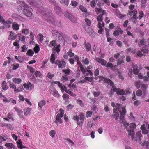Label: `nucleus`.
Masks as SVG:
<instances>
[{"label": "nucleus", "mask_w": 149, "mask_h": 149, "mask_svg": "<svg viewBox=\"0 0 149 149\" xmlns=\"http://www.w3.org/2000/svg\"><path fill=\"white\" fill-rule=\"evenodd\" d=\"M136 125L135 123H131L130 125L128 128H127V130L128 132L129 137L131 138L132 140L134 139L136 141V140L134 136L135 132L134 130L136 128Z\"/></svg>", "instance_id": "f257e3e1"}, {"label": "nucleus", "mask_w": 149, "mask_h": 149, "mask_svg": "<svg viewBox=\"0 0 149 149\" xmlns=\"http://www.w3.org/2000/svg\"><path fill=\"white\" fill-rule=\"evenodd\" d=\"M64 15L66 17L69 19L73 23L76 22V18L72 14L66 12L64 13Z\"/></svg>", "instance_id": "f03ea898"}, {"label": "nucleus", "mask_w": 149, "mask_h": 149, "mask_svg": "<svg viewBox=\"0 0 149 149\" xmlns=\"http://www.w3.org/2000/svg\"><path fill=\"white\" fill-rule=\"evenodd\" d=\"M33 10L28 6L23 9V13L27 17H30L32 15V11Z\"/></svg>", "instance_id": "7ed1b4c3"}, {"label": "nucleus", "mask_w": 149, "mask_h": 149, "mask_svg": "<svg viewBox=\"0 0 149 149\" xmlns=\"http://www.w3.org/2000/svg\"><path fill=\"white\" fill-rule=\"evenodd\" d=\"M55 64L58 65L59 68H63L66 66V63L64 61H62L61 63L60 60H56Z\"/></svg>", "instance_id": "20e7f679"}, {"label": "nucleus", "mask_w": 149, "mask_h": 149, "mask_svg": "<svg viewBox=\"0 0 149 149\" xmlns=\"http://www.w3.org/2000/svg\"><path fill=\"white\" fill-rule=\"evenodd\" d=\"M122 112H120V115L119 118V119L120 120H118L119 121V122H120V121H121L122 122H123V121L124 116H125L126 113L125 108V107L123 106L122 107Z\"/></svg>", "instance_id": "39448f33"}, {"label": "nucleus", "mask_w": 149, "mask_h": 149, "mask_svg": "<svg viewBox=\"0 0 149 149\" xmlns=\"http://www.w3.org/2000/svg\"><path fill=\"white\" fill-rule=\"evenodd\" d=\"M52 13H46L43 15L44 18L47 21H49V22H53V18L52 16Z\"/></svg>", "instance_id": "423d86ee"}, {"label": "nucleus", "mask_w": 149, "mask_h": 149, "mask_svg": "<svg viewBox=\"0 0 149 149\" xmlns=\"http://www.w3.org/2000/svg\"><path fill=\"white\" fill-rule=\"evenodd\" d=\"M95 59L98 63H100L101 65L105 66L106 65L107 62L106 60L99 57H95Z\"/></svg>", "instance_id": "0eeeda50"}, {"label": "nucleus", "mask_w": 149, "mask_h": 149, "mask_svg": "<svg viewBox=\"0 0 149 149\" xmlns=\"http://www.w3.org/2000/svg\"><path fill=\"white\" fill-rule=\"evenodd\" d=\"M14 109L21 118L23 119L24 118V116L23 115V112L22 110L19 109L17 107H15Z\"/></svg>", "instance_id": "6e6552de"}, {"label": "nucleus", "mask_w": 149, "mask_h": 149, "mask_svg": "<svg viewBox=\"0 0 149 149\" xmlns=\"http://www.w3.org/2000/svg\"><path fill=\"white\" fill-rule=\"evenodd\" d=\"M63 116V115H61L60 114V113H58L56 116V120L54 121L55 123L56 124H58V122L62 123V121L61 120V119Z\"/></svg>", "instance_id": "1a4fd4ad"}, {"label": "nucleus", "mask_w": 149, "mask_h": 149, "mask_svg": "<svg viewBox=\"0 0 149 149\" xmlns=\"http://www.w3.org/2000/svg\"><path fill=\"white\" fill-rule=\"evenodd\" d=\"M140 129L142 131V133L144 134H148L149 132L148 130L146 128V125L145 124H143L141 127Z\"/></svg>", "instance_id": "9d476101"}, {"label": "nucleus", "mask_w": 149, "mask_h": 149, "mask_svg": "<svg viewBox=\"0 0 149 149\" xmlns=\"http://www.w3.org/2000/svg\"><path fill=\"white\" fill-rule=\"evenodd\" d=\"M148 85L147 84H143L141 85V88L142 90L143 93L146 94L147 92V90Z\"/></svg>", "instance_id": "9b49d317"}, {"label": "nucleus", "mask_w": 149, "mask_h": 149, "mask_svg": "<svg viewBox=\"0 0 149 149\" xmlns=\"http://www.w3.org/2000/svg\"><path fill=\"white\" fill-rule=\"evenodd\" d=\"M54 10L55 12L58 15H59L62 12L61 9L58 6V4L57 5L54 6Z\"/></svg>", "instance_id": "f8f14e48"}, {"label": "nucleus", "mask_w": 149, "mask_h": 149, "mask_svg": "<svg viewBox=\"0 0 149 149\" xmlns=\"http://www.w3.org/2000/svg\"><path fill=\"white\" fill-rule=\"evenodd\" d=\"M127 92H125L123 89L120 90L119 89L117 88V94L118 95H123L127 94Z\"/></svg>", "instance_id": "ddd939ff"}, {"label": "nucleus", "mask_w": 149, "mask_h": 149, "mask_svg": "<svg viewBox=\"0 0 149 149\" xmlns=\"http://www.w3.org/2000/svg\"><path fill=\"white\" fill-rule=\"evenodd\" d=\"M104 81L105 83H107L108 84H109L111 86H112V88H113L115 86H114V83L111 80L109 79L105 78Z\"/></svg>", "instance_id": "4468645a"}, {"label": "nucleus", "mask_w": 149, "mask_h": 149, "mask_svg": "<svg viewBox=\"0 0 149 149\" xmlns=\"http://www.w3.org/2000/svg\"><path fill=\"white\" fill-rule=\"evenodd\" d=\"M19 25L17 24L16 22H14L13 23L12 28L15 30H18L19 27Z\"/></svg>", "instance_id": "2eb2a0df"}, {"label": "nucleus", "mask_w": 149, "mask_h": 149, "mask_svg": "<svg viewBox=\"0 0 149 149\" xmlns=\"http://www.w3.org/2000/svg\"><path fill=\"white\" fill-rule=\"evenodd\" d=\"M17 143L18 147L21 149H22L24 148H26L25 146L22 145V142L20 140L17 141Z\"/></svg>", "instance_id": "dca6fc26"}, {"label": "nucleus", "mask_w": 149, "mask_h": 149, "mask_svg": "<svg viewBox=\"0 0 149 149\" xmlns=\"http://www.w3.org/2000/svg\"><path fill=\"white\" fill-rule=\"evenodd\" d=\"M123 32V31L121 29H119L118 30L115 31L113 33V34L115 36H117L119 34H122Z\"/></svg>", "instance_id": "f3484780"}, {"label": "nucleus", "mask_w": 149, "mask_h": 149, "mask_svg": "<svg viewBox=\"0 0 149 149\" xmlns=\"http://www.w3.org/2000/svg\"><path fill=\"white\" fill-rule=\"evenodd\" d=\"M147 46L145 45L141 48V51L144 54H146L148 52V49L147 48Z\"/></svg>", "instance_id": "a211bd4d"}, {"label": "nucleus", "mask_w": 149, "mask_h": 149, "mask_svg": "<svg viewBox=\"0 0 149 149\" xmlns=\"http://www.w3.org/2000/svg\"><path fill=\"white\" fill-rule=\"evenodd\" d=\"M17 2L19 4L20 7L22 6L25 8L28 6L27 4L25 3L22 0H19Z\"/></svg>", "instance_id": "6ab92c4d"}, {"label": "nucleus", "mask_w": 149, "mask_h": 149, "mask_svg": "<svg viewBox=\"0 0 149 149\" xmlns=\"http://www.w3.org/2000/svg\"><path fill=\"white\" fill-rule=\"evenodd\" d=\"M53 91V93H52V95L56 97L59 98L60 97L58 91L55 88H54Z\"/></svg>", "instance_id": "aec40b11"}, {"label": "nucleus", "mask_w": 149, "mask_h": 149, "mask_svg": "<svg viewBox=\"0 0 149 149\" xmlns=\"http://www.w3.org/2000/svg\"><path fill=\"white\" fill-rule=\"evenodd\" d=\"M85 45L86 49L87 51H89L91 49V44L89 43H86V40L84 43Z\"/></svg>", "instance_id": "412c9836"}, {"label": "nucleus", "mask_w": 149, "mask_h": 149, "mask_svg": "<svg viewBox=\"0 0 149 149\" xmlns=\"http://www.w3.org/2000/svg\"><path fill=\"white\" fill-rule=\"evenodd\" d=\"M2 88L4 90H6L8 88V86L7 85V83L5 81H3L2 82Z\"/></svg>", "instance_id": "4be33fe9"}, {"label": "nucleus", "mask_w": 149, "mask_h": 149, "mask_svg": "<svg viewBox=\"0 0 149 149\" xmlns=\"http://www.w3.org/2000/svg\"><path fill=\"white\" fill-rule=\"evenodd\" d=\"M31 109L29 108H25L24 110V113L26 116L29 115L30 113Z\"/></svg>", "instance_id": "5701e85b"}, {"label": "nucleus", "mask_w": 149, "mask_h": 149, "mask_svg": "<svg viewBox=\"0 0 149 149\" xmlns=\"http://www.w3.org/2000/svg\"><path fill=\"white\" fill-rule=\"evenodd\" d=\"M46 104V101L44 100H42L38 103V105L40 108L44 105Z\"/></svg>", "instance_id": "b1692460"}, {"label": "nucleus", "mask_w": 149, "mask_h": 149, "mask_svg": "<svg viewBox=\"0 0 149 149\" xmlns=\"http://www.w3.org/2000/svg\"><path fill=\"white\" fill-rule=\"evenodd\" d=\"M10 38L11 40H14L16 38V36L15 34L12 31L10 32Z\"/></svg>", "instance_id": "393cba45"}, {"label": "nucleus", "mask_w": 149, "mask_h": 149, "mask_svg": "<svg viewBox=\"0 0 149 149\" xmlns=\"http://www.w3.org/2000/svg\"><path fill=\"white\" fill-rule=\"evenodd\" d=\"M146 42L145 39L144 38H143L141 40H140L139 42L138 43V45L139 47H140V45H146Z\"/></svg>", "instance_id": "a878e982"}, {"label": "nucleus", "mask_w": 149, "mask_h": 149, "mask_svg": "<svg viewBox=\"0 0 149 149\" xmlns=\"http://www.w3.org/2000/svg\"><path fill=\"white\" fill-rule=\"evenodd\" d=\"M103 15L102 14H100L97 17V20L99 22H102V23L104 24V22H103Z\"/></svg>", "instance_id": "bb28decb"}, {"label": "nucleus", "mask_w": 149, "mask_h": 149, "mask_svg": "<svg viewBox=\"0 0 149 149\" xmlns=\"http://www.w3.org/2000/svg\"><path fill=\"white\" fill-rule=\"evenodd\" d=\"M137 10L134 9L133 10H132L131 12H129V14L131 16L133 15H137Z\"/></svg>", "instance_id": "cd10ccee"}, {"label": "nucleus", "mask_w": 149, "mask_h": 149, "mask_svg": "<svg viewBox=\"0 0 149 149\" xmlns=\"http://www.w3.org/2000/svg\"><path fill=\"white\" fill-rule=\"evenodd\" d=\"M13 81L15 83L19 84L21 82L22 80L20 78H15L13 79Z\"/></svg>", "instance_id": "c85d7f7f"}, {"label": "nucleus", "mask_w": 149, "mask_h": 149, "mask_svg": "<svg viewBox=\"0 0 149 149\" xmlns=\"http://www.w3.org/2000/svg\"><path fill=\"white\" fill-rule=\"evenodd\" d=\"M52 33L53 36L55 35L57 37L59 36L60 35V34H61L57 31L54 30H52Z\"/></svg>", "instance_id": "c756f323"}, {"label": "nucleus", "mask_w": 149, "mask_h": 149, "mask_svg": "<svg viewBox=\"0 0 149 149\" xmlns=\"http://www.w3.org/2000/svg\"><path fill=\"white\" fill-rule=\"evenodd\" d=\"M39 46L38 45L36 44V46L34 48V51L36 53H38L39 51L40 48Z\"/></svg>", "instance_id": "7c9ffc66"}, {"label": "nucleus", "mask_w": 149, "mask_h": 149, "mask_svg": "<svg viewBox=\"0 0 149 149\" xmlns=\"http://www.w3.org/2000/svg\"><path fill=\"white\" fill-rule=\"evenodd\" d=\"M87 32L90 35L93 34V31L92 29L90 27H88L87 29L86 30Z\"/></svg>", "instance_id": "2f4dec72"}, {"label": "nucleus", "mask_w": 149, "mask_h": 149, "mask_svg": "<svg viewBox=\"0 0 149 149\" xmlns=\"http://www.w3.org/2000/svg\"><path fill=\"white\" fill-rule=\"evenodd\" d=\"M136 134L137 136V137L138 138L139 140H140L142 136L141 134V131H138L136 133Z\"/></svg>", "instance_id": "473e14b6"}, {"label": "nucleus", "mask_w": 149, "mask_h": 149, "mask_svg": "<svg viewBox=\"0 0 149 149\" xmlns=\"http://www.w3.org/2000/svg\"><path fill=\"white\" fill-rule=\"evenodd\" d=\"M55 60V55L53 54H52L51 56L50 61L52 64L54 63Z\"/></svg>", "instance_id": "72a5a7b5"}, {"label": "nucleus", "mask_w": 149, "mask_h": 149, "mask_svg": "<svg viewBox=\"0 0 149 149\" xmlns=\"http://www.w3.org/2000/svg\"><path fill=\"white\" fill-rule=\"evenodd\" d=\"M139 16L138 19L140 20L144 16V13L142 11H140L139 12Z\"/></svg>", "instance_id": "f704fd0d"}, {"label": "nucleus", "mask_w": 149, "mask_h": 149, "mask_svg": "<svg viewBox=\"0 0 149 149\" xmlns=\"http://www.w3.org/2000/svg\"><path fill=\"white\" fill-rule=\"evenodd\" d=\"M77 103L79 104L82 107H84V104L83 102L82 101L80 100H77Z\"/></svg>", "instance_id": "c9c22d12"}, {"label": "nucleus", "mask_w": 149, "mask_h": 149, "mask_svg": "<svg viewBox=\"0 0 149 149\" xmlns=\"http://www.w3.org/2000/svg\"><path fill=\"white\" fill-rule=\"evenodd\" d=\"M136 94L137 96H141L142 95V91L140 89L137 90L136 92Z\"/></svg>", "instance_id": "e433bc0d"}, {"label": "nucleus", "mask_w": 149, "mask_h": 149, "mask_svg": "<svg viewBox=\"0 0 149 149\" xmlns=\"http://www.w3.org/2000/svg\"><path fill=\"white\" fill-rule=\"evenodd\" d=\"M5 146L7 147H10L14 149L15 148L14 145L12 143H6L5 144Z\"/></svg>", "instance_id": "4c0bfd02"}, {"label": "nucleus", "mask_w": 149, "mask_h": 149, "mask_svg": "<svg viewBox=\"0 0 149 149\" xmlns=\"http://www.w3.org/2000/svg\"><path fill=\"white\" fill-rule=\"evenodd\" d=\"M114 92H116L117 93V88H113L112 89L110 93L109 94L110 96L111 97H112V96L113 95Z\"/></svg>", "instance_id": "58836bf2"}, {"label": "nucleus", "mask_w": 149, "mask_h": 149, "mask_svg": "<svg viewBox=\"0 0 149 149\" xmlns=\"http://www.w3.org/2000/svg\"><path fill=\"white\" fill-rule=\"evenodd\" d=\"M134 84L135 87L137 89H139L140 88V81H139V82H134Z\"/></svg>", "instance_id": "ea45409f"}, {"label": "nucleus", "mask_w": 149, "mask_h": 149, "mask_svg": "<svg viewBox=\"0 0 149 149\" xmlns=\"http://www.w3.org/2000/svg\"><path fill=\"white\" fill-rule=\"evenodd\" d=\"M80 9L82 12H86L87 11V9L86 8L82 6H79Z\"/></svg>", "instance_id": "a19ab883"}, {"label": "nucleus", "mask_w": 149, "mask_h": 149, "mask_svg": "<svg viewBox=\"0 0 149 149\" xmlns=\"http://www.w3.org/2000/svg\"><path fill=\"white\" fill-rule=\"evenodd\" d=\"M60 2L63 4L67 6L68 4V0H61Z\"/></svg>", "instance_id": "79ce46f5"}, {"label": "nucleus", "mask_w": 149, "mask_h": 149, "mask_svg": "<svg viewBox=\"0 0 149 149\" xmlns=\"http://www.w3.org/2000/svg\"><path fill=\"white\" fill-rule=\"evenodd\" d=\"M34 54L33 52L31 49H29L27 52L26 54L30 56H32Z\"/></svg>", "instance_id": "37998d69"}, {"label": "nucleus", "mask_w": 149, "mask_h": 149, "mask_svg": "<svg viewBox=\"0 0 149 149\" xmlns=\"http://www.w3.org/2000/svg\"><path fill=\"white\" fill-rule=\"evenodd\" d=\"M65 140L67 141L68 143H71V145L72 146L74 144V143L69 138H66L65 139Z\"/></svg>", "instance_id": "c03bdc74"}, {"label": "nucleus", "mask_w": 149, "mask_h": 149, "mask_svg": "<svg viewBox=\"0 0 149 149\" xmlns=\"http://www.w3.org/2000/svg\"><path fill=\"white\" fill-rule=\"evenodd\" d=\"M28 68L30 70V72L33 73L35 72V69L32 67L27 66Z\"/></svg>", "instance_id": "a18cd8bd"}, {"label": "nucleus", "mask_w": 149, "mask_h": 149, "mask_svg": "<svg viewBox=\"0 0 149 149\" xmlns=\"http://www.w3.org/2000/svg\"><path fill=\"white\" fill-rule=\"evenodd\" d=\"M96 4L95 0H93L90 2L91 6L92 7H94Z\"/></svg>", "instance_id": "49530a36"}, {"label": "nucleus", "mask_w": 149, "mask_h": 149, "mask_svg": "<svg viewBox=\"0 0 149 149\" xmlns=\"http://www.w3.org/2000/svg\"><path fill=\"white\" fill-rule=\"evenodd\" d=\"M95 10L97 14H98L100 13V11H102V9L95 8Z\"/></svg>", "instance_id": "de8ad7c7"}, {"label": "nucleus", "mask_w": 149, "mask_h": 149, "mask_svg": "<svg viewBox=\"0 0 149 149\" xmlns=\"http://www.w3.org/2000/svg\"><path fill=\"white\" fill-rule=\"evenodd\" d=\"M106 67L107 68L110 67L112 69H113V65L111 63L108 62L107 63V65H106Z\"/></svg>", "instance_id": "09e8293b"}, {"label": "nucleus", "mask_w": 149, "mask_h": 149, "mask_svg": "<svg viewBox=\"0 0 149 149\" xmlns=\"http://www.w3.org/2000/svg\"><path fill=\"white\" fill-rule=\"evenodd\" d=\"M55 134L56 133L55 132V131L54 130H52L50 132V134L52 137H53L55 136Z\"/></svg>", "instance_id": "8fccbe9b"}, {"label": "nucleus", "mask_w": 149, "mask_h": 149, "mask_svg": "<svg viewBox=\"0 0 149 149\" xmlns=\"http://www.w3.org/2000/svg\"><path fill=\"white\" fill-rule=\"evenodd\" d=\"M63 72L65 73V74L68 75L70 72V69H67L66 70H63Z\"/></svg>", "instance_id": "3c124183"}, {"label": "nucleus", "mask_w": 149, "mask_h": 149, "mask_svg": "<svg viewBox=\"0 0 149 149\" xmlns=\"http://www.w3.org/2000/svg\"><path fill=\"white\" fill-rule=\"evenodd\" d=\"M50 44L52 46L55 47L56 45V40H53L50 42Z\"/></svg>", "instance_id": "603ef678"}, {"label": "nucleus", "mask_w": 149, "mask_h": 149, "mask_svg": "<svg viewBox=\"0 0 149 149\" xmlns=\"http://www.w3.org/2000/svg\"><path fill=\"white\" fill-rule=\"evenodd\" d=\"M141 103V102L139 100H136L134 102V104L135 106H137L139 105Z\"/></svg>", "instance_id": "864d4df0"}, {"label": "nucleus", "mask_w": 149, "mask_h": 149, "mask_svg": "<svg viewBox=\"0 0 149 149\" xmlns=\"http://www.w3.org/2000/svg\"><path fill=\"white\" fill-rule=\"evenodd\" d=\"M10 87L13 89L16 88V86L13 83H10L9 85Z\"/></svg>", "instance_id": "5fc2aeb1"}, {"label": "nucleus", "mask_w": 149, "mask_h": 149, "mask_svg": "<svg viewBox=\"0 0 149 149\" xmlns=\"http://www.w3.org/2000/svg\"><path fill=\"white\" fill-rule=\"evenodd\" d=\"M54 76V74H52L50 72H49L47 74V76L48 78L50 79H52V78Z\"/></svg>", "instance_id": "6e6d98bb"}, {"label": "nucleus", "mask_w": 149, "mask_h": 149, "mask_svg": "<svg viewBox=\"0 0 149 149\" xmlns=\"http://www.w3.org/2000/svg\"><path fill=\"white\" fill-rule=\"evenodd\" d=\"M85 20L86 23L87 25L88 26H90L91 25V21L87 18H86L85 19Z\"/></svg>", "instance_id": "4d7b16f0"}, {"label": "nucleus", "mask_w": 149, "mask_h": 149, "mask_svg": "<svg viewBox=\"0 0 149 149\" xmlns=\"http://www.w3.org/2000/svg\"><path fill=\"white\" fill-rule=\"evenodd\" d=\"M82 62H84L85 64L87 65L89 63V60L87 58H85V60H82Z\"/></svg>", "instance_id": "13d9d810"}, {"label": "nucleus", "mask_w": 149, "mask_h": 149, "mask_svg": "<svg viewBox=\"0 0 149 149\" xmlns=\"http://www.w3.org/2000/svg\"><path fill=\"white\" fill-rule=\"evenodd\" d=\"M92 112L89 111H87L86 114V117H89L91 116Z\"/></svg>", "instance_id": "bf43d9fd"}, {"label": "nucleus", "mask_w": 149, "mask_h": 149, "mask_svg": "<svg viewBox=\"0 0 149 149\" xmlns=\"http://www.w3.org/2000/svg\"><path fill=\"white\" fill-rule=\"evenodd\" d=\"M80 68V70L83 73V74H85V72H86L85 69L83 67V65H82L80 66H79Z\"/></svg>", "instance_id": "052dcab7"}, {"label": "nucleus", "mask_w": 149, "mask_h": 149, "mask_svg": "<svg viewBox=\"0 0 149 149\" xmlns=\"http://www.w3.org/2000/svg\"><path fill=\"white\" fill-rule=\"evenodd\" d=\"M127 51L129 52L134 53L135 52V50L132 48H130L127 49Z\"/></svg>", "instance_id": "680f3d73"}, {"label": "nucleus", "mask_w": 149, "mask_h": 149, "mask_svg": "<svg viewBox=\"0 0 149 149\" xmlns=\"http://www.w3.org/2000/svg\"><path fill=\"white\" fill-rule=\"evenodd\" d=\"M63 98L64 99H69V95L66 94H64L62 96Z\"/></svg>", "instance_id": "e2e57ef3"}, {"label": "nucleus", "mask_w": 149, "mask_h": 149, "mask_svg": "<svg viewBox=\"0 0 149 149\" xmlns=\"http://www.w3.org/2000/svg\"><path fill=\"white\" fill-rule=\"evenodd\" d=\"M53 49L54 51V53L57 52L58 53L60 51L59 48L57 47H56L54 48H53Z\"/></svg>", "instance_id": "0e129e2a"}, {"label": "nucleus", "mask_w": 149, "mask_h": 149, "mask_svg": "<svg viewBox=\"0 0 149 149\" xmlns=\"http://www.w3.org/2000/svg\"><path fill=\"white\" fill-rule=\"evenodd\" d=\"M12 22L9 20L4 21L3 22V23L5 24H10Z\"/></svg>", "instance_id": "69168bd1"}, {"label": "nucleus", "mask_w": 149, "mask_h": 149, "mask_svg": "<svg viewBox=\"0 0 149 149\" xmlns=\"http://www.w3.org/2000/svg\"><path fill=\"white\" fill-rule=\"evenodd\" d=\"M68 79L67 77L65 76H62V81L63 82H64L65 81H66Z\"/></svg>", "instance_id": "338daca9"}, {"label": "nucleus", "mask_w": 149, "mask_h": 149, "mask_svg": "<svg viewBox=\"0 0 149 149\" xmlns=\"http://www.w3.org/2000/svg\"><path fill=\"white\" fill-rule=\"evenodd\" d=\"M29 32V30L27 29H24L22 31V33H24L25 34H27Z\"/></svg>", "instance_id": "774afa93"}]
</instances>
